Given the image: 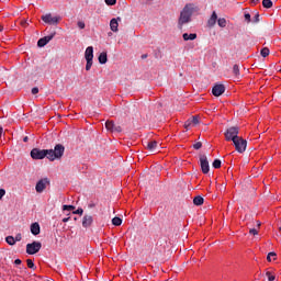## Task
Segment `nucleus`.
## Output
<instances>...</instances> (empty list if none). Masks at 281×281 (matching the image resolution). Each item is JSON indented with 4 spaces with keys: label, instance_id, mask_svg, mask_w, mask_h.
<instances>
[{
    "label": "nucleus",
    "instance_id": "nucleus-1",
    "mask_svg": "<svg viewBox=\"0 0 281 281\" xmlns=\"http://www.w3.org/2000/svg\"><path fill=\"white\" fill-rule=\"evenodd\" d=\"M65 155V146L57 144L54 149H40L33 148L31 150L32 159H45L47 157L49 161H56V159H60Z\"/></svg>",
    "mask_w": 281,
    "mask_h": 281
},
{
    "label": "nucleus",
    "instance_id": "nucleus-2",
    "mask_svg": "<svg viewBox=\"0 0 281 281\" xmlns=\"http://www.w3.org/2000/svg\"><path fill=\"white\" fill-rule=\"evenodd\" d=\"M192 14H194V7L192 4H187L180 12L178 20V26L180 30L186 25V23H190V21H192Z\"/></svg>",
    "mask_w": 281,
    "mask_h": 281
},
{
    "label": "nucleus",
    "instance_id": "nucleus-3",
    "mask_svg": "<svg viewBox=\"0 0 281 281\" xmlns=\"http://www.w3.org/2000/svg\"><path fill=\"white\" fill-rule=\"evenodd\" d=\"M41 19L47 25H58V23H60L63 18L60 15H53L52 13H46L42 15Z\"/></svg>",
    "mask_w": 281,
    "mask_h": 281
},
{
    "label": "nucleus",
    "instance_id": "nucleus-4",
    "mask_svg": "<svg viewBox=\"0 0 281 281\" xmlns=\"http://www.w3.org/2000/svg\"><path fill=\"white\" fill-rule=\"evenodd\" d=\"M238 133H239V130L236 126L227 128L225 132L226 142H236V139H238V137H240V136H238Z\"/></svg>",
    "mask_w": 281,
    "mask_h": 281
},
{
    "label": "nucleus",
    "instance_id": "nucleus-5",
    "mask_svg": "<svg viewBox=\"0 0 281 281\" xmlns=\"http://www.w3.org/2000/svg\"><path fill=\"white\" fill-rule=\"evenodd\" d=\"M233 144L235 146V150L237 153H245L247 150V139L243 137H237L235 140H233Z\"/></svg>",
    "mask_w": 281,
    "mask_h": 281
},
{
    "label": "nucleus",
    "instance_id": "nucleus-6",
    "mask_svg": "<svg viewBox=\"0 0 281 281\" xmlns=\"http://www.w3.org/2000/svg\"><path fill=\"white\" fill-rule=\"evenodd\" d=\"M42 247L43 244H41V241H33L31 244H27L26 254H29V256H34V254H38L41 251Z\"/></svg>",
    "mask_w": 281,
    "mask_h": 281
},
{
    "label": "nucleus",
    "instance_id": "nucleus-7",
    "mask_svg": "<svg viewBox=\"0 0 281 281\" xmlns=\"http://www.w3.org/2000/svg\"><path fill=\"white\" fill-rule=\"evenodd\" d=\"M200 166L203 175H207V172H210V160H207V156H200Z\"/></svg>",
    "mask_w": 281,
    "mask_h": 281
},
{
    "label": "nucleus",
    "instance_id": "nucleus-8",
    "mask_svg": "<svg viewBox=\"0 0 281 281\" xmlns=\"http://www.w3.org/2000/svg\"><path fill=\"white\" fill-rule=\"evenodd\" d=\"M105 128L111 133H122V126L115 124L113 121H106Z\"/></svg>",
    "mask_w": 281,
    "mask_h": 281
},
{
    "label": "nucleus",
    "instance_id": "nucleus-9",
    "mask_svg": "<svg viewBox=\"0 0 281 281\" xmlns=\"http://www.w3.org/2000/svg\"><path fill=\"white\" fill-rule=\"evenodd\" d=\"M212 93L215 98L223 95L225 93V86L223 83L215 85L212 89Z\"/></svg>",
    "mask_w": 281,
    "mask_h": 281
},
{
    "label": "nucleus",
    "instance_id": "nucleus-10",
    "mask_svg": "<svg viewBox=\"0 0 281 281\" xmlns=\"http://www.w3.org/2000/svg\"><path fill=\"white\" fill-rule=\"evenodd\" d=\"M54 36H56V32L52 33L50 35L44 36L37 41V47H45L49 41L54 40Z\"/></svg>",
    "mask_w": 281,
    "mask_h": 281
},
{
    "label": "nucleus",
    "instance_id": "nucleus-11",
    "mask_svg": "<svg viewBox=\"0 0 281 281\" xmlns=\"http://www.w3.org/2000/svg\"><path fill=\"white\" fill-rule=\"evenodd\" d=\"M47 183H49V180L47 178L40 180L36 186L35 190L38 194L45 191V188H47Z\"/></svg>",
    "mask_w": 281,
    "mask_h": 281
},
{
    "label": "nucleus",
    "instance_id": "nucleus-12",
    "mask_svg": "<svg viewBox=\"0 0 281 281\" xmlns=\"http://www.w3.org/2000/svg\"><path fill=\"white\" fill-rule=\"evenodd\" d=\"M145 148L150 153H155L159 148V143L157 140H148L145 143Z\"/></svg>",
    "mask_w": 281,
    "mask_h": 281
},
{
    "label": "nucleus",
    "instance_id": "nucleus-13",
    "mask_svg": "<svg viewBox=\"0 0 281 281\" xmlns=\"http://www.w3.org/2000/svg\"><path fill=\"white\" fill-rule=\"evenodd\" d=\"M216 21H218V15L216 14V11H213L211 18L207 20L209 27H214Z\"/></svg>",
    "mask_w": 281,
    "mask_h": 281
},
{
    "label": "nucleus",
    "instance_id": "nucleus-14",
    "mask_svg": "<svg viewBox=\"0 0 281 281\" xmlns=\"http://www.w3.org/2000/svg\"><path fill=\"white\" fill-rule=\"evenodd\" d=\"M117 21H122V18H113L111 21H110V30L112 32H117V27H120V23H117Z\"/></svg>",
    "mask_w": 281,
    "mask_h": 281
},
{
    "label": "nucleus",
    "instance_id": "nucleus-15",
    "mask_svg": "<svg viewBox=\"0 0 281 281\" xmlns=\"http://www.w3.org/2000/svg\"><path fill=\"white\" fill-rule=\"evenodd\" d=\"M93 224V216L91 215H85L82 218V227H91Z\"/></svg>",
    "mask_w": 281,
    "mask_h": 281
},
{
    "label": "nucleus",
    "instance_id": "nucleus-16",
    "mask_svg": "<svg viewBox=\"0 0 281 281\" xmlns=\"http://www.w3.org/2000/svg\"><path fill=\"white\" fill-rule=\"evenodd\" d=\"M31 234H33V236L41 234V225L38 223L35 222L31 225Z\"/></svg>",
    "mask_w": 281,
    "mask_h": 281
},
{
    "label": "nucleus",
    "instance_id": "nucleus-17",
    "mask_svg": "<svg viewBox=\"0 0 281 281\" xmlns=\"http://www.w3.org/2000/svg\"><path fill=\"white\" fill-rule=\"evenodd\" d=\"M86 60H93V46H88L85 52Z\"/></svg>",
    "mask_w": 281,
    "mask_h": 281
},
{
    "label": "nucleus",
    "instance_id": "nucleus-18",
    "mask_svg": "<svg viewBox=\"0 0 281 281\" xmlns=\"http://www.w3.org/2000/svg\"><path fill=\"white\" fill-rule=\"evenodd\" d=\"M109 58L106 56V52H103L99 55V63L100 65H106Z\"/></svg>",
    "mask_w": 281,
    "mask_h": 281
},
{
    "label": "nucleus",
    "instance_id": "nucleus-19",
    "mask_svg": "<svg viewBox=\"0 0 281 281\" xmlns=\"http://www.w3.org/2000/svg\"><path fill=\"white\" fill-rule=\"evenodd\" d=\"M182 37H183V41H195L196 34L195 33H191V34L184 33L182 35Z\"/></svg>",
    "mask_w": 281,
    "mask_h": 281
},
{
    "label": "nucleus",
    "instance_id": "nucleus-20",
    "mask_svg": "<svg viewBox=\"0 0 281 281\" xmlns=\"http://www.w3.org/2000/svg\"><path fill=\"white\" fill-rule=\"evenodd\" d=\"M204 201L203 196L198 195L193 199V205H203Z\"/></svg>",
    "mask_w": 281,
    "mask_h": 281
},
{
    "label": "nucleus",
    "instance_id": "nucleus-21",
    "mask_svg": "<svg viewBox=\"0 0 281 281\" xmlns=\"http://www.w3.org/2000/svg\"><path fill=\"white\" fill-rule=\"evenodd\" d=\"M233 74L236 78H240V67L236 64L233 66Z\"/></svg>",
    "mask_w": 281,
    "mask_h": 281
},
{
    "label": "nucleus",
    "instance_id": "nucleus-22",
    "mask_svg": "<svg viewBox=\"0 0 281 281\" xmlns=\"http://www.w3.org/2000/svg\"><path fill=\"white\" fill-rule=\"evenodd\" d=\"M217 25H218L220 27H227V20H225V18H220V19L217 20Z\"/></svg>",
    "mask_w": 281,
    "mask_h": 281
},
{
    "label": "nucleus",
    "instance_id": "nucleus-23",
    "mask_svg": "<svg viewBox=\"0 0 281 281\" xmlns=\"http://www.w3.org/2000/svg\"><path fill=\"white\" fill-rule=\"evenodd\" d=\"M5 243H8V245H11V246L16 245V240L14 239L13 236H7L5 237Z\"/></svg>",
    "mask_w": 281,
    "mask_h": 281
},
{
    "label": "nucleus",
    "instance_id": "nucleus-24",
    "mask_svg": "<svg viewBox=\"0 0 281 281\" xmlns=\"http://www.w3.org/2000/svg\"><path fill=\"white\" fill-rule=\"evenodd\" d=\"M262 5H263V8H267V9L273 8V1H271V0H262Z\"/></svg>",
    "mask_w": 281,
    "mask_h": 281
},
{
    "label": "nucleus",
    "instance_id": "nucleus-25",
    "mask_svg": "<svg viewBox=\"0 0 281 281\" xmlns=\"http://www.w3.org/2000/svg\"><path fill=\"white\" fill-rule=\"evenodd\" d=\"M112 225H115V227H120V225H122V218L120 217H114L112 220Z\"/></svg>",
    "mask_w": 281,
    "mask_h": 281
},
{
    "label": "nucleus",
    "instance_id": "nucleus-26",
    "mask_svg": "<svg viewBox=\"0 0 281 281\" xmlns=\"http://www.w3.org/2000/svg\"><path fill=\"white\" fill-rule=\"evenodd\" d=\"M26 265L29 269H33V271L36 270V265H34V261L32 259H27Z\"/></svg>",
    "mask_w": 281,
    "mask_h": 281
},
{
    "label": "nucleus",
    "instance_id": "nucleus-27",
    "mask_svg": "<svg viewBox=\"0 0 281 281\" xmlns=\"http://www.w3.org/2000/svg\"><path fill=\"white\" fill-rule=\"evenodd\" d=\"M269 54H270V50H269L268 47L262 48L261 52H260V55H261L263 58H267V56H269Z\"/></svg>",
    "mask_w": 281,
    "mask_h": 281
},
{
    "label": "nucleus",
    "instance_id": "nucleus-28",
    "mask_svg": "<svg viewBox=\"0 0 281 281\" xmlns=\"http://www.w3.org/2000/svg\"><path fill=\"white\" fill-rule=\"evenodd\" d=\"M266 277L268 278L269 281L276 280V274H273L271 271H267Z\"/></svg>",
    "mask_w": 281,
    "mask_h": 281
},
{
    "label": "nucleus",
    "instance_id": "nucleus-29",
    "mask_svg": "<svg viewBox=\"0 0 281 281\" xmlns=\"http://www.w3.org/2000/svg\"><path fill=\"white\" fill-rule=\"evenodd\" d=\"M63 210L67 212H72V210H76V206L65 204L63 205Z\"/></svg>",
    "mask_w": 281,
    "mask_h": 281
},
{
    "label": "nucleus",
    "instance_id": "nucleus-30",
    "mask_svg": "<svg viewBox=\"0 0 281 281\" xmlns=\"http://www.w3.org/2000/svg\"><path fill=\"white\" fill-rule=\"evenodd\" d=\"M189 121L191 122V125L193 124V126H196V124H199V116H192Z\"/></svg>",
    "mask_w": 281,
    "mask_h": 281
},
{
    "label": "nucleus",
    "instance_id": "nucleus-31",
    "mask_svg": "<svg viewBox=\"0 0 281 281\" xmlns=\"http://www.w3.org/2000/svg\"><path fill=\"white\" fill-rule=\"evenodd\" d=\"M221 159H215L212 164L213 168L218 169L221 168Z\"/></svg>",
    "mask_w": 281,
    "mask_h": 281
},
{
    "label": "nucleus",
    "instance_id": "nucleus-32",
    "mask_svg": "<svg viewBox=\"0 0 281 281\" xmlns=\"http://www.w3.org/2000/svg\"><path fill=\"white\" fill-rule=\"evenodd\" d=\"M277 256L278 255L276 252H269L267 256L268 262H271V258H273V260H276Z\"/></svg>",
    "mask_w": 281,
    "mask_h": 281
},
{
    "label": "nucleus",
    "instance_id": "nucleus-33",
    "mask_svg": "<svg viewBox=\"0 0 281 281\" xmlns=\"http://www.w3.org/2000/svg\"><path fill=\"white\" fill-rule=\"evenodd\" d=\"M91 67H93V60H87L86 64V71H90Z\"/></svg>",
    "mask_w": 281,
    "mask_h": 281
},
{
    "label": "nucleus",
    "instance_id": "nucleus-34",
    "mask_svg": "<svg viewBox=\"0 0 281 281\" xmlns=\"http://www.w3.org/2000/svg\"><path fill=\"white\" fill-rule=\"evenodd\" d=\"M202 146H203V144H202L201 142H198V143H195V144L193 145V148H194L195 150H200V148H202Z\"/></svg>",
    "mask_w": 281,
    "mask_h": 281
},
{
    "label": "nucleus",
    "instance_id": "nucleus-35",
    "mask_svg": "<svg viewBox=\"0 0 281 281\" xmlns=\"http://www.w3.org/2000/svg\"><path fill=\"white\" fill-rule=\"evenodd\" d=\"M22 238H23V236L21 235V233H18V234L15 235L14 240H15V243H21Z\"/></svg>",
    "mask_w": 281,
    "mask_h": 281
},
{
    "label": "nucleus",
    "instance_id": "nucleus-36",
    "mask_svg": "<svg viewBox=\"0 0 281 281\" xmlns=\"http://www.w3.org/2000/svg\"><path fill=\"white\" fill-rule=\"evenodd\" d=\"M244 18H245V21H247V23H251V14L245 13Z\"/></svg>",
    "mask_w": 281,
    "mask_h": 281
},
{
    "label": "nucleus",
    "instance_id": "nucleus-37",
    "mask_svg": "<svg viewBox=\"0 0 281 281\" xmlns=\"http://www.w3.org/2000/svg\"><path fill=\"white\" fill-rule=\"evenodd\" d=\"M106 5H115L117 3V0H105Z\"/></svg>",
    "mask_w": 281,
    "mask_h": 281
},
{
    "label": "nucleus",
    "instance_id": "nucleus-38",
    "mask_svg": "<svg viewBox=\"0 0 281 281\" xmlns=\"http://www.w3.org/2000/svg\"><path fill=\"white\" fill-rule=\"evenodd\" d=\"M77 25H78L79 30H85V27H86V24H85V22H82V21H79V22L77 23Z\"/></svg>",
    "mask_w": 281,
    "mask_h": 281
},
{
    "label": "nucleus",
    "instance_id": "nucleus-39",
    "mask_svg": "<svg viewBox=\"0 0 281 281\" xmlns=\"http://www.w3.org/2000/svg\"><path fill=\"white\" fill-rule=\"evenodd\" d=\"M83 212L85 211L82 209H77L76 211L72 212V214H80V216H82Z\"/></svg>",
    "mask_w": 281,
    "mask_h": 281
},
{
    "label": "nucleus",
    "instance_id": "nucleus-40",
    "mask_svg": "<svg viewBox=\"0 0 281 281\" xmlns=\"http://www.w3.org/2000/svg\"><path fill=\"white\" fill-rule=\"evenodd\" d=\"M249 234H251L252 236H258V229L251 228V229L249 231Z\"/></svg>",
    "mask_w": 281,
    "mask_h": 281
},
{
    "label": "nucleus",
    "instance_id": "nucleus-41",
    "mask_svg": "<svg viewBox=\"0 0 281 281\" xmlns=\"http://www.w3.org/2000/svg\"><path fill=\"white\" fill-rule=\"evenodd\" d=\"M21 25H22V27H27V25H30V23H27V20H22Z\"/></svg>",
    "mask_w": 281,
    "mask_h": 281
},
{
    "label": "nucleus",
    "instance_id": "nucleus-42",
    "mask_svg": "<svg viewBox=\"0 0 281 281\" xmlns=\"http://www.w3.org/2000/svg\"><path fill=\"white\" fill-rule=\"evenodd\" d=\"M189 126H192V123H191L190 119L188 121H186L184 128H187V131H188Z\"/></svg>",
    "mask_w": 281,
    "mask_h": 281
},
{
    "label": "nucleus",
    "instance_id": "nucleus-43",
    "mask_svg": "<svg viewBox=\"0 0 281 281\" xmlns=\"http://www.w3.org/2000/svg\"><path fill=\"white\" fill-rule=\"evenodd\" d=\"M5 196V189H0V201Z\"/></svg>",
    "mask_w": 281,
    "mask_h": 281
},
{
    "label": "nucleus",
    "instance_id": "nucleus-44",
    "mask_svg": "<svg viewBox=\"0 0 281 281\" xmlns=\"http://www.w3.org/2000/svg\"><path fill=\"white\" fill-rule=\"evenodd\" d=\"M32 94L33 95H36L38 93V88L37 87H34L32 90H31Z\"/></svg>",
    "mask_w": 281,
    "mask_h": 281
},
{
    "label": "nucleus",
    "instance_id": "nucleus-45",
    "mask_svg": "<svg viewBox=\"0 0 281 281\" xmlns=\"http://www.w3.org/2000/svg\"><path fill=\"white\" fill-rule=\"evenodd\" d=\"M254 21L255 23H258L260 21V14L256 13Z\"/></svg>",
    "mask_w": 281,
    "mask_h": 281
},
{
    "label": "nucleus",
    "instance_id": "nucleus-46",
    "mask_svg": "<svg viewBox=\"0 0 281 281\" xmlns=\"http://www.w3.org/2000/svg\"><path fill=\"white\" fill-rule=\"evenodd\" d=\"M260 0H251V5H258V2H259Z\"/></svg>",
    "mask_w": 281,
    "mask_h": 281
},
{
    "label": "nucleus",
    "instance_id": "nucleus-47",
    "mask_svg": "<svg viewBox=\"0 0 281 281\" xmlns=\"http://www.w3.org/2000/svg\"><path fill=\"white\" fill-rule=\"evenodd\" d=\"M21 262H22L21 259H15L14 260V265H21Z\"/></svg>",
    "mask_w": 281,
    "mask_h": 281
},
{
    "label": "nucleus",
    "instance_id": "nucleus-48",
    "mask_svg": "<svg viewBox=\"0 0 281 281\" xmlns=\"http://www.w3.org/2000/svg\"><path fill=\"white\" fill-rule=\"evenodd\" d=\"M69 218H70V217H65V218H63V223H69Z\"/></svg>",
    "mask_w": 281,
    "mask_h": 281
},
{
    "label": "nucleus",
    "instance_id": "nucleus-49",
    "mask_svg": "<svg viewBox=\"0 0 281 281\" xmlns=\"http://www.w3.org/2000/svg\"><path fill=\"white\" fill-rule=\"evenodd\" d=\"M3 135V126L0 125V136Z\"/></svg>",
    "mask_w": 281,
    "mask_h": 281
},
{
    "label": "nucleus",
    "instance_id": "nucleus-50",
    "mask_svg": "<svg viewBox=\"0 0 281 281\" xmlns=\"http://www.w3.org/2000/svg\"><path fill=\"white\" fill-rule=\"evenodd\" d=\"M142 58H143V59H144V58H148V55H147V54L142 55Z\"/></svg>",
    "mask_w": 281,
    "mask_h": 281
},
{
    "label": "nucleus",
    "instance_id": "nucleus-51",
    "mask_svg": "<svg viewBox=\"0 0 281 281\" xmlns=\"http://www.w3.org/2000/svg\"><path fill=\"white\" fill-rule=\"evenodd\" d=\"M27 140H29V137L25 136V137L23 138V142H27Z\"/></svg>",
    "mask_w": 281,
    "mask_h": 281
},
{
    "label": "nucleus",
    "instance_id": "nucleus-52",
    "mask_svg": "<svg viewBox=\"0 0 281 281\" xmlns=\"http://www.w3.org/2000/svg\"><path fill=\"white\" fill-rule=\"evenodd\" d=\"M0 32H3V25H0Z\"/></svg>",
    "mask_w": 281,
    "mask_h": 281
},
{
    "label": "nucleus",
    "instance_id": "nucleus-53",
    "mask_svg": "<svg viewBox=\"0 0 281 281\" xmlns=\"http://www.w3.org/2000/svg\"><path fill=\"white\" fill-rule=\"evenodd\" d=\"M89 207H95V204H89Z\"/></svg>",
    "mask_w": 281,
    "mask_h": 281
},
{
    "label": "nucleus",
    "instance_id": "nucleus-54",
    "mask_svg": "<svg viewBox=\"0 0 281 281\" xmlns=\"http://www.w3.org/2000/svg\"><path fill=\"white\" fill-rule=\"evenodd\" d=\"M260 225H261V223L258 221V222H257V227H260Z\"/></svg>",
    "mask_w": 281,
    "mask_h": 281
},
{
    "label": "nucleus",
    "instance_id": "nucleus-55",
    "mask_svg": "<svg viewBox=\"0 0 281 281\" xmlns=\"http://www.w3.org/2000/svg\"><path fill=\"white\" fill-rule=\"evenodd\" d=\"M279 71H280V74H281V69H280Z\"/></svg>",
    "mask_w": 281,
    "mask_h": 281
}]
</instances>
